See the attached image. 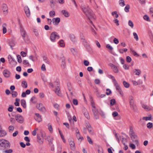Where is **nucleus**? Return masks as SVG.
<instances>
[{
  "mask_svg": "<svg viewBox=\"0 0 153 153\" xmlns=\"http://www.w3.org/2000/svg\"><path fill=\"white\" fill-rule=\"evenodd\" d=\"M81 7L83 13L89 19H95L94 13L88 6L82 5Z\"/></svg>",
  "mask_w": 153,
  "mask_h": 153,
  "instance_id": "1",
  "label": "nucleus"
},
{
  "mask_svg": "<svg viewBox=\"0 0 153 153\" xmlns=\"http://www.w3.org/2000/svg\"><path fill=\"white\" fill-rule=\"evenodd\" d=\"M10 147V143L8 141L4 139H0V150L5 149Z\"/></svg>",
  "mask_w": 153,
  "mask_h": 153,
  "instance_id": "2",
  "label": "nucleus"
},
{
  "mask_svg": "<svg viewBox=\"0 0 153 153\" xmlns=\"http://www.w3.org/2000/svg\"><path fill=\"white\" fill-rule=\"evenodd\" d=\"M72 129L73 131H75L76 136L79 141L81 142L82 140H83V137L81 135L80 133L77 128H72Z\"/></svg>",
  "mask_w": 153,
  "mask_h": 153,
  "instance_id": "3",
  "label": "nucleus"
},
{
  "mask_svg": "<svg viewBox=\"0 0 153 153\" xmlns=\"http://www.w3.org/2000/svg\"><path fill=\"white\" fill-rule=\"evenodd\" d=\"M37 109L40 111L45 113L47 111L45 107L41 103L37 104L36 105Z\"/></svg>",
  "mask_w": 153,
  "mask_h": 153,
  "instance_id": "4",
  "label": "nucleus"
},
{
  "mask_svg": "<svg viewBox=\"0 0 153 153\" xmlns=\"http://www.w3.org/2000/svg\"><path fill=\"white\" fill-rule=\"evenodd\" d=\"M59 38V36L58 34L56 32H53L51 34L50 39L52 42H55L56 39H58Z\"/></svg>",
  "mask_w": 153,
  "mask_h": 153,
  "instance_id": "5",
  "label": "nucleus"
},
{
  "mask_svg": "<svg viewBox=\"0 0 153 153\" xmlns=\"http://www.w3.org/2000/svg\"><path fill=\"white\" fill-rule=\"evenodd\" d=\"M15 119L16 121L20 123H22L24 121L23 117L20 114H17L15 116Z\"/></svg>",
  "mask_w": 153,
  "mask_h": 153,
  "instance_id": "6",
  "label": "nucleus"
},
{
  "mask_svg": "<svg viewBox=\"0 0 153 153\" xmlns=\"http://www.w3.org/2000/svg\"><path fill=\"white\" fill-rule=\"evenodd\" d=\"M20 30L21 35L23 39L25 40V37L26 36L27 34L26 31L22 26L20 27Z\"/></svg>",
  "mask_w": 153,
  "mask_h": 153,
  "instance_id": "7",
  "label": "nucleus"
},
{
  "mask_svg": "<svg viewBox=\"0 0 153 153\" xmlns=\"http://www.w3.org/2000/svg\"><path fill=\"white\" fill-rule=\"evenodd\" d=\"M2 9L4 14H7L8 13V8L7 5L3 3L1 5Z\"/></svg>",
  "mask_w": 153,
  "mask_h": 153,
  "instance_id": "8",
  "label": "nucleus"
},
{
  "mask_svg": "<svg viewBox=\"0 0 153 153\" xmlns=\"http://www.w3.org/2000/svg\"><path fill=\"white\" fill-rule=\"evenodd\" d=\"M68 142L71 149L72 150H74L75 147V144L74 141L71 139H69L68 140Z\"/></svg>",
  "mask_w": 153,
  "mask_h": 153,
  "instance_id": "9",
  "label": "nucleus"
},
{
  "mask_svg": "<svg viewBox=\"0 0 153 153\" xmlns=\"http://www.w3.org/2000/svg\"><path fill=\"white\" fill-rule=\"evenodd\" d=\"M130 136L131 139L133 142L136 143H138V141L137 139V136L135 134V133L130 135Z\"/></svg>",
  "mask_w": 153,
  "mask_h": 153,
  "instance_id": "10",
  "label": "nucleus"
},
{
  "mask_svg": "<svg viewBox=\"0 0 153 153\" xmlns=\"http://www.w3.org/2000/svg\"><path fill=\"white\" fill-rule=\"evenodd\" d=\"M68 118L69 121H70L71 126H72V128H73L74 126V123L72 122L73 120H74L75 121H76V119L75 116H74L73 117V119H72L71 116L68 115Z\"/></svg>",
  "mask_w": 153,
  "mask_h": 153,
  "instance_id": "11",
  "label": "nucleus"
},
{
  "mask_svg": "<svg viewBox=\"0 0 153 153\" xmlns=\"http://www.w3.org/2000/svg\"><path fill=\"white\" fill-rule=\"evenodd\" d=\"M35 116L34 117L35 120L39 123L42 120L41 116L39 114L35 113Z\"/></svg>",
  "mask_w": 153,
  "mask_h": 153,
  "instance_id": "12",
  "label": "nucleus"
},
{
  "mask_svg": "<svg viewBox=\"0 0 153 153\" xmlns=\"http://www.w3.org/2000/svg\"><path fill=\"white\" fill-rule=\"evenodd\" d=\"M24 10L27 16V17H29L30 16V11L28 7L27 6H25Z\"/></svg>",
  "mask_w": 153,
  "mask_h": 153,
  "instance_id": "13",
  "label": "nucleus"
},
{
  "mask_svg": "<svg viewBox=\"0 0 153 153\" xmlns=\"http://www.w3.org/2000/svg\"><path fill=\"white\" fill-rule=\"evenodd\" d=\"M3 73L4 76L6 77H9L11 74V73L10 71L7 69L4 70Z\"/></svg>",
  "mask_w": 153,
  "mask_h": 153,
  "instance_id": "14",
  "label": "nucleus"
},
{
  "mask_svg": "<svg viewBox=\"0 0 153 153\" xmlns=\"http://www.w3.org/2000/svg\"><path fill=\"white\" fill-rule=\"evenodd\" d=\"M52 21L54 25H57L60 21V19L59 18H53Z\"/></svg>",
  "mask_w": 153,
  "mask_h": 153,
  "instance_id": "15",
  "label": "nucleus"
},
{
  "mask_svg": "<svg viewBox=\"0 0 153 153\" xmlns=\"http://www.w3.org/2000/svg\"><path fill=\"white\" fill-rule=\"evenodd\" d=\"M143 108L147 111H149L152 110L153 108L151 106H148L145 104L142 105Z\"/></svg>",
  "mask_w": 153,
  "mask_h": 153,
  "instance_id": "16",
  "label": "nucleus"
},
{
  "mask_svg": "<svg viewBox=\"0 0 153 153\" xmlns=\"http://www.w3.org/2000/svg\"><path fill=\"white\" fill-rule=\"evenodd\" d=\"M92 111L94 113V116L97 119L98 118V111L96 109V108H92Z\"/></svg>",
  "mask_w": 153,
  "mask_h": 153,
  "instance_id": "17",
  "label": "nucleus"
},
{
  "mask_svg": "<svg viewBox=\"0 0 153 153\" xmlns=\"http://www.w3.org/2000/svg\"><path fill=\"white\" fill-rule=\"evenodd\" d=\"M8 59L9 63L10 64H11V62H14L16 64L17 63L15 61L14 59L12 57V56L11 55H9L8 56Z\"/></svg>",
  "mask_w": 153,
  "mask_h": 153,
  "instance_id": "18",
  "label": "nucleus"
},
{
  "mask_svg": "<svg viewBox=\"0 0 153 153\" xmlns=\"http://www.w3.org/2000/svg\"><path fill=\"white\" fill-rule=\"evenodd\" d=\"M49 2L51 7L54 8L56 4V1L55 0H49Z\"/></svg>",
  "mask_w": 153,
  "mask_h": 153,
  "instance_id": "19",
  "label": "nucleus"
},
{
  "mask_svg": "<svg viewBox=\"0 0 153 153\" xmlns=\"http://www.w3.org/2000/svg\"><path fill=\"white\" fill-rule=\"evenodd\" d=\"M61 12L62 14L66 17H68L69 16V13L66 10H62Z\"/></svg>",
  "mask_w": 153,
  "mask_h": 153,
  "instance_id": "20",
  "label": "nucleus"
},
{
  "mask_svg": "<svg viewBox=\"0 0 153 153\" xmlns=\"http://www.w3.org/2000/svg\"><path fill=\"white\" fill-rule=\"evenodd\" d=\"M55 91L56 93L59 96L61 95V91H60V89L59 87H57L55 90Z\"/></svg>",
  "mask_w": 153,
  "mask_h": 153,
  "instance_id": "21",
  "label": "nucleus"
},
{
  "mask_svg": "<svg viewBox=\"0 0 153 153\" xmlns=\"http://www.w3.org/2000/svg\"><path fill=\"white\" fill-rule=\"evenodd\" d=\"M6 24L5 23L3 24L2 25V31H3V34H5L7 31V30L6 29Z\"/></svg>",
  "mask_w": 153,
  "mask_h": 153,
  "instance_id": "22",
  "label": "nucleus"
},
{
  "mask_svg": "<svg viewBox=\"0 0 153 153\" xmlns=\"http://www.w3.org/2000/svg\"><path fill=\"white\" fill-rule=\"evenodd\" d=\"M114 84L115 86L116 90H117L118 91L121 90V89L120 86L117 83V81L114 82Z\"/></svg>",
  "mask_w": 153,
  "mask_h": 153,
  "instance_id": "23",
  "label": "nucleus"
},
{
  "mask_svg": "<svg viewBox=\"0 0 153 153\" xmlns=\"http://www.w3.org/2000/svg\"><path fill=\"white\" fill-rule=\"evenodd\" d=\"M58 44L61 47H64L65 46V43L64 41L62 39H61L59 40L58 42Z\"/></svg>",
  "mask_w": 153,
  "mask_h": 153,
  "instance_id": "24",
  "label": "nucleus"
},
{
  "mask_svg": "<svg viewBox=\"0 0 153 153\" xmlns=\"http://www.w3.org/2000/svg\"><path fill=\"white\" fill-rule=\"evenodd\" d=\"M21 105L24 108H26V104L25 101L23 99L21 101Z\"/></svg>",
  "mask_w": 153,
  "mask_h": 153,
  "instance_id": "25",
  "label": "nucleus"
},
{
  "mask_svg": "<svg viewBox=\"0 0 153 153\" xmlns=\"http://www.w3.org/2000/svg\"><path fill=\"white\" fill-rule=\"evenodd\" d=\"M22 86L24 88H26L27 86V83L25 81H23L21 84Z\"/></svg>",
  "mask_w": 153,
  "mask_h": 153,
  "instance_id": "26",
  "label": "nucleus"
},
{
  "mask_svg": "<svg viewBox=\"0 0 153 153\" xmlns=\"http://www.w3.org/2000/svg\"><path fill=\"white\" fill-rule=\"evenodd\" d=\"M115 136L117 142L118 143H119L120 142V140L121 139L122 136H120L117 133L115 134Z\"/></svg>",
  "mask_w": 153,
  "mask_h": 153,
  "instance_id": "27",
  "label": "nucleus"
},
{
  "mask_svg": "<svg viewBox=\"0 0 153 153\" xmlns=\"http://www.w3.org/2000/svg\"><path fill=\"white\" fill-rule=\"evenodd\" d=\"M130 50L131 52L132 53L134 56H139V55L132 48H130Z\"/></svg>",
  "mask_w": 153,
  "mask_h": 153,
  "instance_id": "28",
  "label": "nucleus"
},
{
  "mask_svg": "<svg viewBox=\"0 0 153 153\" xmlns=\"http://www.w3.org/2000/svg\"><path fill=\"white\" fill-rule=\"evenodd\" d=\"M1 150L4 153H12L13 152V150L12 149H10L7 150Z\"/></svg>",
  "mask_w": 153,
  "mask_h": 153,
  "instance_id": "29",
  "label": "nucleus"
},
{
  "mask_svg": "<svg viewBox=\"0 0 153 153\" xmlns=\"http://www.w3.org/2000/svg\"><path fill=\"white\" fill-rule=\"evenodd\" d=\"M40 133L41 134V137L43 138H44L46 136V134L45 132L41 130H40Z\"/></svg>",
  "mask_w": 153,
  "mask_h": 153,
  "instance_id": "30",
  "label": "nucleus"
},
{
  "mask_svg": "<svg viewBox=\"0 0 153 153\" xmlns=\"http://www.w3.org/2000/svg\"><path fill=\"white\" fill-rule=\"evenodd\" d=\"M120 5L121 7H123L125 5V1L124 0H120L119 1Z\"/></svg>",
  "mask_w": 153,
  "mask_h": 153,
  "instance_id": "31",
  "label": "nucleus"
},
{
  "mask_svg": "<svg viewBox=\"0 0 153 153\" xmlns=\"http://www.w3.org/2000/svg\"><path fill=\"white\" fill-rule=\"evenodd\" d=\"M134 73L137 75H139L141 73V71L139 69H135L134 70Z\"/></svg>",
  "mask_w": 153,
  "mask_h": 153,
  "instance_id": "32",
  "label": "nucleus"
},
{
  "mask_svg": "<svg viewBox=\"0 0 153 153\" xmlns=\"http://www.w3.org/2000/svg\"><path fill=\"white\" fill-rule=\"evenodd\" d=\"M133 99H134V98L132 96H130L129 97V100L130 104L131 105H132L133 104Z\"/></svg>",
  "mask_w": 153,
  "mask_h": 153,
  "instance_id": "33",
  "label": "nucleus"
},
{
  "mask_svg": "<svg viewBox=\"0 0 153 153\" xmlns=\"http://www.w3.org/2000/svg\"><path fill=\"white\" fill-rule=\"evenodd\" d=\"M55 15V12L53 10H52L49 12V15L50 17H54Z\"/></svg>",
  "mask_w": 153,
  "mask_h": 153,
  "instance_id": "34",
  "label": "nucleus"
},
{
  "mask_svg": "<svg viewBox=\"0 0 153 153\" xmlns=\"http://www.w3.org/2000/svg\"><path fill=\"white\" fill-rule=\"evenodd\" d=\"M123 84L124 86L126 88H128L129 87L130 85L127 82L125 81H124L123 82Z\"/></svg>",
  "mask_w": 153,
  "mask_h": 153,
  "instance_id": "35",
  "label": "nucleus"
},
{
  "mask_svg": "<svg viewBox=\"0 0 153 153\" xmlns=\"http://www.w3.org/2000/svg\"><path fill=\"white\" fill-rule=\"evenodd\" d=\"M108 77L109 78H110L112 79L113 83H114L116 81L114 77L113 76L111 75H109L108 76Z\"/></svg>",
  "mask_w": 153,
  "mask_h": 153,
  "instance_id": "36",
  "label": "nucleus"
},
{
  "mask_svg": "<svg viewBox=\"0 0 153 153\" xmlns=\"http://www.w3.org/2000/svg\"><path fill=\"white\" fill-rule=\"evenodd\" d=\"M84 114L85 116L87 119H88L90 118V116H89L88 113L86 110H85L84 111Z\"/></svg>",
  "mask_w": 153,
  "mask_h": 153,
  "instance_id": "37",
  "label": "nucleus"
},
{
  "mask_svg": "<svg viewBox=\"0 0 153 153\" xmlns=\"http://www.w3.org/2000/svg\"><path fill=\"white\" fill-rule=\"evenodd\" d=\"M121 139H122V142L123 144L125 145V144H126L127 142V139L126 138L123 137V136H122Z\"/></svg>",
  "mask_w": 153,
  "mask_h": 153,
  "instance_id": "38",
  "label": "nucleus"
},
{
  "mask_svg": "<svg viewBox=\"0 0 153 153\" xmlns=\"http://www.w3.org/2000/svg\"><path fill=\"white\" fill-rule=\"evenodd\" d=\"M128 25L131 28H133L134 27V24L133 22L131 20H129L128 22Z\"/></svg>",
  "mask_w": 153,
  "mask_h": 153,
  "instance_id": "39",
  "label": "nucleus"
},
{
  "mask_svg": "<svg viewBox=\"0 0 153 153\" xmlns=\"http://www.w3.org/2000/svg\"><path fill=\"white\" fill-rule=\"evenodd\" d=\"M23 63L25 65L27 66H30V63L28 62V61L27 60H23Z\"/></svg>",
  "mask_w": 153,
  "mask_h": 153,
  "instance_id": "40",
  "label": "nucleus"
},
{
  "mask_svg": "<svg viewBox=\"0 0 153 153\" xmlns=\"http://www.w3.org/2000/svg\"><path fill=\"white\" fill-rule=\"evenodd\" d=\"M133 34L134 36V38L137 41H138L139 38L137 33H136L134 32Z\"/></svg>",
  "mask_w": 153,
  "mask_h": 153,
  "instance_id": "41",
  "label": "nucleus"
},
{
  "mask_svg": "<svg viewBox=\"0 0 153 153\" xmlns=\"http://www.w3.org/2000/svg\"><path fill=\"white\" fill-rule=\"evenodd\" d=\"M48 127L49 130L50 131V133H52L53 132V128L52 126L50 124H48Z\"/></svg>",
  "mask_w": 153,
  "mask_h": 153,
  "instance_id": "42",
  "label": "nucleus"
},
{
  "mask_svg": "<svg viewBox=\"0 0 153 153\" xmlns=\"http://www.w3.org/2000/svg\"><path fill=\"white\" fill-rule=\"evenodd\" d=\"M130 6L128 4H127L124 8L125 11L126 12H129V9L130 8Z\"/></svg>",
  "mask_w": 153,
  "mask_h": 153,
  "instance_id": "43",
  "label": "nucleus"
},
{
  "mask_svg": "<svg viewBox=\"0 0 153 153\" xmlns=\"http://www.w3.org/2000/svg\"><path fill=\"white\" fill-rule=\"evenodd\" d=\"M87 140L88 141L90 144H93V141L88 136H87Z\"/></svg>",
  "mask_w": 153,
  "mask_h": 153,
  "instance_id": "44",
  "label": "nucleus"
},
{
  "mask_svg": "<svg viewBox=\"0 0 153 153\" xmlns=\"http://www.w3.org/2000/svg\"><path fill=\"white\" fill-rule=\"evenodd\" d=\"M116 103V101L114 99H112L110 100V104L111 106H113Z\"/></svg>",
  "mask_w": 153,
  "mask_h": 153,
  "instance_id": "45",
  "label": "nucleus"
},
{
  "mask_svg": "<svg viewBox=\"0 0 153 153\" xmlns=\"http://www.w3.org/2000/svg\"><path fill=\"white\" fill-rule=\"evenodd\" d=\"M17 61L18 62L20 63L22 62V59L20 56L19 55L17 56Z\"/></svg>",
  "mask_w": 153,
  "mask_h": 153,
  "instance_id": "46",
  "label": "nucleus"
},
{
  "mask_svg": "<svg viewBox=\"0 0 153 153\" xmlns=\"http://www.w3.org/2000/svg\"><path fill=\"white\" fill-rule=\"evenodd\" d=\"M143 119L146 121H147L151 120L152 119L151 117H143Z\"/></svg>",
  "mask_w": 153,
  "mask_h": 153,
  "instance_id": "47",
  "label": "nucleus"
},
{
  "mask_svg": "<svg viewBox=\"0 0 153 153\" xmlns=\"http://www.w3.org/2000/svg\"><path fill=\"white\" fill-rule=\"evenodd\" d=\"M129 132L130 135L134 133V131H133V128L131 126H130L129 127Z\"/></svg>",
  "mask_w": 153,
  "mask_h": 153,
  "instance_id": "48",
  "label": "nucleus"
},
{
  "mask_svg": "<svg viewBox=\"0 0 153 153\" xmlns=\"http://www.w3.org/2000/svg\"><path fill=\"white\" fill-rule=\"evenodd\" d=\"M153 126L152 123L149 122L147 124V127L148 128L150 129Z\"/></svg>",
  "mask_w": 153,
  "mask_h": 153,
  "instance_id": "49",
  "label": "nucleus"
},
{
  "mask_svg": "<svg viewBox=\"0 0 153 153\" xmlns=\"http://www.w3.org/2000/svg\"><path fill=\"white\" fill-rule=\"evenodd\" d=\"M112 69H113L114 72L115 73H118L119 72L118 69L116 66H115Z\"/></svg>",
  "mask_w": 153,
  "mask_h": 153,
  "instance_id": "50",
  "label": "nucleus"
},
{
  "mask_svg": "<svg viewBox=\"0 0 153 153\" xmlns=\"http://www.w3.org/2000/svg\"><path fill=\"white\" fill-rule=\"evenodd\" d=\"M13 106L12 105H10L8 108V111L9 112H12L13 111Z\"/></svg>",
  "mask_w": 153,
  "mask_h": 153,
  "instance_id": "51",
  "label": "nucleus"
},
{
  "mask_svg": "<svg viewBox=\"0 0 153 153\" xmlns=\"http://www.w3.org/2000/svg\"><path fill=\"white\" fill-rule=\"evenodd\" d=\"M38 130V128H36L32 132V134L33 135L35 136L36 135V131Z\"/></svg>",
  "mask_w": 153,
  "mask_h": 153,
  "instance_id": "52",
  "label": "nucleus"
},
{
  "mask_svg": "<svg viewBox=\"0 0 153 153\" xmlns=\"http://www.w3.org/2000/svg\"><path fill=\"white\" fill-rule=\"evenodd\" d=\"M11 94L12 97H16L18 95L17 92L16 91H13L12 92Z\"/></svg>",
  "mask_w": 153,
  "mask_h": 153,
  "instance_id": "53",
  "label": "nucleus"
},
{
  "mask_svg": "<svg viewBox=\"0 0 153 153\" xmlns=\"http://www.w3.org/2000/svg\"><path fill=\"white\" fill-rule=\"evenodd\" d=\"M70 38L71 40L72 41H75V36L73 34H70L69 35Z\"/></svg>",
  "mask_w": 153,
  "mask_h": 153,
  "instance_id": "54",
  "label": "nucleus"
},
{
  "mask_svg": "<svg viewBox=\"0 0 153 153\" xmlns=\"http://www.w3.org/2000/svg\"><path fill=\"white\" fill-rule=\"evenodd\" d=\"M126 61L127 62H130L131 61V57L128 56H127L126 57Z\"/></svg>",
  "mask_w": 153,
  "mask_h": 153,
  "instance_id": "55",
  "label": "nucleus"
},
{
  "mask_svg": "<svg viewBox=\"0 0 153 153\" xmlns=\"http://www.w3.org/2000/svg\"><path fill=\"white\" fill-rule=\"evenodd\" d=\"M143 18L144 20H146V21H150V19H149V17L146 15H144L143 16Z\"/></svg>",
  "mask_w": 153,
  "mask_h": 153,
  "instance_id": "56",
  "label": "nucleus"
},
{
  "mask_svg": "<svg viewBox=\"0 0 153 153\" xmlns=\"http://www.w3.org/2000/svg\"><path fill=\"white\" fill-rule=\"evenodd\" d=\"M106 47L107 48L111 50H112L113 49L112 47L109 44H107L106 45Z\"/></svg>",
  "mask_w": 153,
  "mask_h": 153,
  "instance_id": "57",
  "label": "nucleus"
},
{
  "mask_svg": "<svg viewBox=\"0 0 153 153\" xmlns=\"http://www.w3.org/2000/svg\"><path fill=\"white\" fill-rule=\"evenodd\" d=\"M43 59L44 62L48 64H49V61L48 59L46 57H43Z\"/></svg>",
  "mask_w": 153,
  "mask_h": 153,
  "instance_id": "58",
  "label": "nucleus"
},
{
  "mask_svg": "<svg viewBox=\"0 0 153 153\" xmlns=\"http://www.w3.org/2000/svg\"><path fill=\"white\" fill-rule=\"evenodd\" d=\"M83 63L85 66H88L89 65V62L87 60H84L83 61Z\"/></svg>",
  "mask_w": 153,
  "mask_h": 153,
  "instance_id": "59",
  "label": "nucleus"
},
{
  "mask_svg": "<svg viewBox=\"0 0 153 153\" xmlns=\"http://www.w3.org/2000/svg\"><path fill=\"white\" fill-rule=\"evenodd\" d=\"M33 31L35 35L36 36H39V33L38 32L37 30L35 29H34L33 30Z\"/></svg>",
  "mask_w": 153,
  "mask_h": 153,
  "instance_id": "60",
  "label": "nucleus"
},
{
  "mask_svg": "<svg viewBox=\"0 0 153 153\" xmlns=\"http://www.w3.org/2000/svg\"><path fill=\"white\" fill-rule=\"evenodd\" d=\"M39 97L40 98H42L45 97V94L42 92L40 93L39 94Z\"/></svg>",
  "mask_w": 153,
  "mask_h": 153,
  "instance_id": "61",
  "label": "nucleus"
},
{
  "mask_svg": "<svg viewBox=\"0 0 153 153\" xmlns=\"http://www.w3.org/2000/svg\"><path fill=\"white\" fill-rule=\"evenodd\" d=\"M111 93V91L109 89H106V94L107 95H109Z\"/></svg>",
  "mask_w": 153,
  "mask_h": 153,
  "instance_id": "62",
  "label": "nucleus"
},
{
  "mask_svg": "<svg viewBox=\"0 0 153 153\" xmlns=\"http://www.w3.org/2000/svg\"><path fill=\"white\" fill-rule=\"evenodd\" d=\"M20 54L23 57H25L27 55V53L23 51L21 52Z\"/></svg>",
  "mask_w": 153,
  "mask_h": 153,
  "instance_id": "63",
  "label": "nucleus"
},
{
  "mask_svg": "<svg viewBox=\"0 0 153 153\" xmlns=\"http://www.w3.org/2000/svg\"><path fill=\"white\" fill-rule=\"evenodd\" d=\"M118 115V113L117 111L113 112L112 113V115L114 117L117 116Z\"/></svg>",
  "mask_w": 153,
  "mask_h": 153,
  "instance_id": "64",
  "label": "nucleus"
}]
</instances>
